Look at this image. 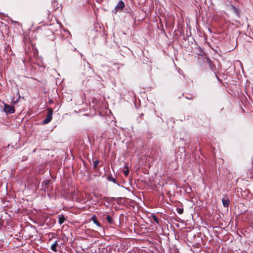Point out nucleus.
I'll use <instances>...</instances> for the list:
<instances>
[{
    "label": "nucleus",
    "mask_w": 253,
    "mask_h": 253,
    "mask_svg": "<svg viewBox=\"0 0 253 253\" xmlns=\"http://www.w3.org/2000/svg\"><path fill=\"white\" fill-rule=\"evenodd\" d=\"M105 218L107 222L110 224H114V220L113 218L109 215H104Z\"/></svg>",
    "instance_id": "423d86ee"
},
{
    "label": "nucleus",
    "mask_w": 253,
    "mask_h": 253,
    "mask_svg": "<svg viewBox=\"0 0 253 253\" xmlns=\"http://www.w3.org/2000/svg\"><path fill=\"white\" fill-rule=\"evenodd\" d=\"M125 4L124 2L122 0L120 1L115 7V9H116L115 13H116V12L118 10H119V11L122 10L123 9V8L125 7Z\"/></svg>",
    "instance_id": "20e7f679"
},
{
    "label": "nucleus",
    "mask_w": 253,
    "mask_h": 253,
    "mask_svg": "<svg viewBox=\"0 0 253 253\" xmlns=\"http://www.w3.org/2000/svg\"><path fill=\"white\" fill-rule=\"evenodd\" d=\"M232 7L233 8V9H234V10L236 12V13L237 15H239V11L237 9V8L235 6H232Z\"/></svg>",
    "instance_id": "4468645a"
},
{
    "label": "nucleus",
    "mask_w": 253,
    "mask_h": 253,
    "mask_svg": "<svg viewBox=\"0 0 253 253\" xmlns=\"http://www.w3.org/2000/svg\"><path fill=\"white\" fill-rule=\"evenodd\" d=\"M110 180L113 181L114 182H115L116 180L114 178H110Z\"/></svg>",
    "instance_id": "2eb2a0df"
},
{
    "label": "nucleus",
    "mask_w": 253,
    "mask_h": 253,
    "mask_svg": "<svg viewBox=\"0 0 253 253\" xmlns=\"http://www.w3.org/2000/svg\"><path fill=\"white\" fill-rule=\"evenodd\" d=\"M21 245H22V244L21 245H18V246H17V247H18V246H21Z\"/></svg>",
    "instance_id": "a211bd4d"
},
{
    "label": "nucleus",
    "mask_w": 253,
    "mask_h": 253,
    "mask_svg": "<svg viewBox=\"0 0 253 253\" xmlns=\"http://www.w3.org/2000/svg\"><path fill=\"white\" fill-rule=\"evenodd\" d=\"M192 246L193 247H195L196 248H198L199 247V245L198 244H196V245H192Z\"/></svg>",
    "instance_id": "dca6fc26"
},
{
    "label": "nucleus",
    "mask_w": 253,
    "mask_h": 253,
    "mask_svg": "<svg viewBox=\"0 0 253 253\" xmlns=\"http://www.w3.org/2000/svg\"><path fill=\"white\" fill-rule=\"evenodd\" d=\"M63 243L59 241H56L51 246V250L54 252H56L61 249V247Z\"/></svg>",
    "instance_id": "f03ea898"
},
{
    "label": "nucleus",
    "mask_w": 253,
    "mask_h": 253,
    "mask_svg": "<svg viewBox=\"0 0 253 253\" xmlns=\"http://www.w3.org/2000/svg\"><path fill=\"white\" fill-rule=\"evenodd\" d=\"M4 112L7 114H12L14 113L15 112V108L14 107L5 104L4 106Z\"/></svg>",
    "instance_id": "7ed1b4c3"
},
{
    "label": "nucleus",
    "mask_w": 253,
    "mask_h": 253,
    "mask_svg": "<svg viewBox=\"0 0 253 253\" xmlns=\"http://www.w3.org/2000/svg\"><path fill=\"white\" fill-rule=\"evenodd\" d=\"M50 183V181L48 179H46L44 180L42 183V188L45 190L48 188V185Z\"/></svg>",
    "instance_id": "0eeeda50"
},
{
    "label": "nucleus",
    "mask_w": 253,
    "mask_h": 253,
    "mask_svg": "<svg viewBox=\"0 0 253 253\" xmlns=\"http://www.w3.org/2000/svg\"><path fill=\"white\" fill-rule=\"evenodd\" d=\"M151 218H152L154 222L158 224L159 225H161V223L162 222V221L160 220L159 218H158L156 216V215L153 214L151 216Z\"/></svg>",
    "instance_id": "6e6552de"
},
{
    "label": "nucleus",
    "mask_w": 253,
    "mask_h": 253,
    "mask_svg": "<svg viewBox=\"0 0 253 253\" xmlns=\"http://www.w3.org/2000/svg\"><path fill=\"white\" fill-rule=\"evenodd\" d=\"M17 241H18L19 238H16Z\"/></svg>",
    "instance_id": "aec40b11"
},
{
    "label": "nucleus",
    "mask_w": 253,
    "mask_h": 253,
    "mask_svg": "<svg viewBox=\"0 0 253 253\" xmlns=\"http://www.w3.org/2000/svg\"><path fill=\"white\" fill-rule=\"evenodd\" d=\"M58 222L61 225L63 223L65 220V218L63 214H60L58 216Z\"/></svg>",
    "instance_id": "1a4fd4ad"
},
{
    "label": "nucleus",
    "mask_w": 253,
    "mask_h": 253,
    "mask_svg": "<svg viewBox=\"0 0 253 253\" xmlns=\"http://www.w3.org/2000/svg\"><path fill=\"white\" fill-rule=\"evenodd\" d=\"M194 97H189V96H188V97H186V98L188 99H191L192 98H193Z\"/></svg>",
    "instance_id": "f3484780"
},
{
    "label": "nucleus",
    "mask_w": 253,
    "mask_h": 253,
    "mask_svg": "<svg viewBox=\"0 0 253 253\" xmlns=\"http://www.w3.org/2000/svg\"><path fill=\"white\" fill-rule=\"evenodd\" d=\"M91 220L93 222V223L94 224H95L96 225H97L98 226H100V223L97 220V216L96 215H95V214H94L91 218Z\"/></svg>",
    "instance_id": "9d476101"
},
{
    "label": "nucleus",
    "mask_w": 253,
    "mask_h": 253,
    "mask_svg": "<svg viewBox=\"0 0 253 253\" xmlns=\"http://www.w3.org/2000/svg\"><path fill=\"white\" fill-rule=\"evenodd\" d=\"M17 102V101H14V103L15 104V103H16V102Z\"/></svg>",
    "instance_id": "6ab92c4d"
},
{
    "label": "nucleus",
    "mask_w": 253,
    "mask_h": 253,
    "mask_svg": "<svg viewBox=\"0 0 253 253\" xmlns=\"http://www.w3.org/2000/svg\"><path fill=\"white\" fill-rule=\"evenodd\" d=\"M126 170H124V174L126 176H127L129 173V169L127 167H126Z\"/></svg>",
    "instance_id": "ddd939ff"
},
{
    "label": "nucleus",
    "mask_w": 253,
    "mask_h": 253,
    "mask_svg": "<svg viewBox=\"0 0 253 253\" xmlns=\"http://www.w3.org/2000/svg\"><path fill=\"white\" fill-rule=\"evenodd\" d=\"M99 163V161L98 160L93 161V168L94 169H96Z\"/></svg>",
    "instance_id": "9b49d317"
},
{
    "label": "nucleus",
    "mask_w": 253,
    "mask_h": 253,
    "mask_svg": "<svg viewBox=\"0 0 253 253\" xmlns=\"http://www.w3.org/2000/svg\"><path fill=\"white\" fill-rule=\"evenodd\" d=\"M176 211L179 214H182L184 212L183 209L182 208H177Z\"/></svg>",
    "instance_id": "f8f14e48"
},
{
    "label": "nucleus",
    "mask_w": 253,
    "mask_h": 253,
    "mask_svg": "<svg viewBox=\"0 0 253 253\" xmlns=\"http://www.w3.org/2000/svg\"><path fill=\"white\" fill-rule=\"evenodd\" d=\"M47 115L46 118L43 120V122L44 124H47L49 123L52 119V114L53 113V111L52 108H47Z\"/></svg>",
    "instance_id": "f257e3e1"
},
{
    "label": "nucleus",
    "mask_w": 253,
    "mask_h": 253,
    "mask_svg": "<svg viewBox=\"0 0 253 253\" xmlns=\"http://www.w3.org/2000/svg\"><path fill=\"white\" fill-rule=\"evenodd\" d=\"M222 202L223 204V206L225 208H227L229 207L230 204V200L227 197H224L222 199Z\"/></svg>",
    "instance_id": "39448f33"
}]
</instances>
